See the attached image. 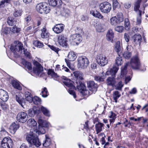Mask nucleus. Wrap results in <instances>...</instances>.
<instances>
[{"mask_svg":"<svg viewBox=\"0 0 148 148\" xmlns=\"http://www.w3.org/2000/svg\"><path fill=\"white\" fill-rule=\"evenodd\" d=\"M118 69L119 68L117 67L114 66L109 71H108L106 72V74L107 75H111V77H109L107 79L106 83L108 85L112 87L114 86L116 83L115 77Z\"/></svg>","mask_w":148,"mask_h":148,"instance_id":"f257e3e1","label":"nucleus"},{"mask_svg":"<svg viewBox=\"0 0 148 148\" xmlns=\"http://www.w3.org/2000/svg\"><path fill=\"white\" fill-rule=\"evenodd\" d=\"M36 132H34L30 131L29 134L27 135L26 137V140L28 142L32 145H35L36 147H38L41 145L39 141L38 138L37 134H35Z\"/></svg>","mask_w":148,"mask_h":148,"instance_id":"f03ea898","label":"nucleus"},{"mask_svg":"<svg viewBox=\"0 0 148 148\" xmlns=\"http://www.w3.org/2000/svg\"><path fill=\"white\" fill-rule=\"evenodd\" d=\"M23 48V44L19 42H16L14 44L11 45L10 49L15 55L16 57H18L22 53Z\"/></svg>","mask_w":148,"mask_h":148,"instance_id":"7ed1b4c3","label":"nucleus"},{"mask_svg":"<svg viewBox=\"0 0 148 148\" xmlns=\"http://www.w3.org/2000/svg\"><path fill=\"white\" fill-rule=\"evenodd\" d=\"M62 78L65 80L63 82L65 86L70 88L68 89L69 93L73 95L74 98H76V96L75 92L73 90H72V89H75V87L72 84V81L70 79L67 78V77L65 76H63Z\"/></svg>","mask_w":148,"mask_h":148,"instance_id":"20e7f679","label":"nucleus"},{"mask_svg":"<svg viewBox=\"0 0 148 148\" xmlns=\"http://www.w3.org/2000/svg\"><path fill=\"white\" fill-rule=\"evenodd\" d=\"M87 86L89 90L86 91V94L89 95L92 93H95L97 90V85L93 81H90L87 82Z\"/></svg>","mask_w":148,"mask_h":148,"instance_id":"39448f33","label":"nucleus"},{"mask_svg":"<svg viewBox=\"0 0 148 148\" xmlns=\"http://www.w3.org/2000/svg\"><path fill=\"white\" fill-rule=\"evenodd\" d=\"M77 61V66L82 69L86 68L89 63L88 59L84 56L79 57L78 58Z\"/></svg>","mask_w":148,"mask_h":148,"instance_id":"423d86ee","label":"nucleus"},{"mask_svg":"<svg viewBox=\"0 0 148 148\" xmlns=\"http://www.w3.org/2000/svg\"><path fill=\"white\" fill-rule=\"evenodd\" d=\"M130 64L132 68L134 69L138 70L140 69V64L137 56H135L131 59Z\"/></svg>","mask_w":148,"mask_h":148,"instance_id":"0eeeda50","label":"nucleus"},{"mask_svg":"<svg viewBox=\"0 0 148 148\" xmlns=\"http://www.w3.org/2000/svg\"><path fill=\"white\" fill-rule=\"evenodd\" d=\"M124 20L121 13H119L116 16L113 17L110 19V23L113 25H115L123 22Z\"/></svg>","mask_w":148,"mask_h":148,"instance_id":"6e6552de","label":"nucleus"},{"mask_svg":"<svg viewBox=\"0 0 148 148\" xmlns=\"http://www.w3.org/2000/svg\"><path fill=\"white\" fill-rule=\"evenodd\" d=\"M99 8L102 12L108 13L110 12L111 6L108 2H105L101 3L99 5Z\"/></svg>","mask_w":148,"mask_h":148,"instance_id":"1a4fd4ad","label":"nucleus"},{"mask_svg":"<svg viewBox=\"0 0 148 148\" xmlns=\"http://www.w3.org/2000/svg\"><path fill=\"white\" fill-rule=\"evenodd\" d=\"M97 62L98 64L101 66H104L108 63V60L106 57L101 54H99L97 57Z\"/></svg>","mask_w":148,"mask_h":148,"instance_id":"9d476101","label":"nucleus"},{"mask_svg":"<svg viewBox=\"0 0 148 148\" xmlns=\"http://www.w3.org/2000/svg\"><path fill=\"white\" fill-rule=\"evenodd\" d=\"M13 144L12 140L10 138L5 137L2 141L1 148H12Z\"/></svg>","mask_w":148,"mask_h":148,"instance_id":"9b49d317","label":"nucleus"},{"mask_svg":"<svg viewBox=\"0 0 148 148\" xmlns=\"http://www.w3.org/2000/svg\"><path fill=\"white\" fill-rule=\"evenodd\" d=\"M28 118V116L26 112H21L18 114L16 119L18 122L23 123L27 121Z\"/></svg>","mask_w":148,"mask_h":148,"instance_id":"f8f14e48","label":"nucleus"},{"mask_svg":"<svg viewBox=\"0 0 148 148\" xmlns=\"http://www.w3.org/2000/svg\"><path fill=\"white\" fill-rule=\"evenodd\" d=\"M75 83L76 84V87L78 90L84 95H87L85 92L87 91L85 85L81 81H76Z\"/></svg>","mask_w":148,"mask_h":148,"instance_id":"ddd939ff","label":"nucleus"},{"mask_svg":"<svg viewBox=\"0 0 148 148\" xmlns=\"http://www.w3.org/2000/svg\"><path fill=\"white\" fill-rule=\"evenodd\" d=\"M34 64L36 66L34 69V73L38 75L42 73L43 71V67L37 61H35L34 62Z\"/></svg>","mask_w":148,"mask_h":148,"instance_id":"4468645a","label":"nucleus"},{"mask_svg":"<svg viewBox=\"0 0 148 148\" xmlns=\"http://www.w3.org/2000/svg\"><path fill=\"white\" fill-rule=\"evenodd\" d=\"M64 25L62 24H56L53 28L52 30L54 32L57 34H60L63 31Z\"/></svg>","mask_w":148,"mask_h":148,"instance_id":"2eb2a0df","label":"nucleus"},{"mask_svg":"<svg viewBox=\"0 0 148 148\" xmlns=\"http://www.w3.org/2000/svg\"><path fill=\"white\" fill-rule=\"evenodd\" d=\"M16 101L23 108H25L27 107L25 100L19 94L16 95Z\"/></svg>","mask_w":148,"mask_h":148,"instance_id":"dca6fc26","label":"nucleus"},{"mask_svg":"<svg viewBox=\"0 0 148 148\" xmlns=\"http://www.w3.org/2000/svg\"><path fill=\"white\" fill-rule=\"evenodd\" d=\"M9 98L8 93L5 90L0 89V99L2 101L6 102Z\"/></svg>","mask_w":148,"mask_h":148,"instance_id":"f3484780","label":"nucleus"},{"mask_svg":"<svg viewBox=\"0 0 148 148\" xmlns=\"http://www.w3.org/2000/svg\"><path fill=\"white\" fill-rule=\"evenodd\" d=\"M70 38L77 45L82 40V37L79 34H73L71 36Z\"/></svg>","mask_w":148,"mask_h":148,"instance_id":"a211bd4d","label":"nucleus"},{"mask_svg":"<svg viewBox=\"0 0 148 148\" xmlns=\"http://www.w3.org/2000/svg\"><path fill=\"white\" fill-rule=\"evenodd\" d=\"M58 41L60 45L63 47L67 46L66 38L63 34L59 35L58 36Z\"/></svg>","mask_w":148,"mask_h":148,"instance_id":"6ab92c4d","label":"nucleus"},{"mask_svg":"<svg viewBox=\"0 0 148 148\" xmlns=\"http://www.w3.org/2000/svg\"><path fill=\"white\" fill-rule=\"evenodd\" d=\"M21 64L23 66L24 69L27 71H31L32 69L31 63L27 61L24 59H22Z\"/></svg>","mask_w":148,"mask_h":148,"instance_id":"aec40b11","label":"nucleus"},{"mask_svg":"<svg viewBox=\"0 0 148 148\" xmlns=\"http://www.w3.org/2000/svg\"><path fill=\"white\" fill-rule=\"evenodd\" d=\"M19 127V125L17 122L13 123L10 126V130L11 132L14 134Z\"/></svg>","mask_w":148,"mask_h":148,"instance_id":"412c9836","label":"nucleus"},{"mask_svg":"<svg viewBox=\"0 0 148 148\" xmlns=\"http://www.w3.org/2000/svg\"><path fill=\"white\" fill-rule=\"evenodd\" d=\"M39 112V109L36 107L29 109L28 111V114L31 117H34L35 115H37Z\"/></svg>","mask_w":148,"mask_h":148,"instance_id":"4be33fe9","label":"nucleus"},{"mask_svg":"<svg viewBox=\"0 0 148 148\" xmlns=\"http://www.w3.org/2000/svg\"><path fill=\"white\" fill-rule=\"evenodd\" d=\"M114 50L118 54H121L123 50V48L121 46L120 42L119 41L116 42L115 45Z\"/></svg>","mask_w":148,"mask_h":148,"instance_id":"5701e85b","label":"nucleus"},{"mask_svg":"<svg viewBox=\"0 0 148 148\" xmlns=\"http://www.w3.org/2000/svg\"><path fill=\"white\" fill-rule=\"evenodd\" d=\"M11 84L14 88L19 90L22 89L21 87L19 82L16 79H12L11 81Z\"/></svg>","mask_w":148,"mask_h":148,"instance_id":"b1692460","label":"nucleus"},{"mask_svg":"<svg viewBox=\"0 0 148 148\" xmlns=\"http://www.w3.org/2000/svg\"><path fill=\"white\" fill-rule=\"evenodd\" d=\"M134 42L137 45H140L142 40L140 35L139 34H135L132 38Z\"/></svg>","mask_w":148,"mask_h":148,"instance_id":"393cba45","label":"nucleus"},{"mask_svg":"<svg viewBox=\"0 0 148 148\" xmlns=\"http://www.w3.org/2000/svg\"><path fill=\"white\" fill-rule=\"evenodd\" d=\"M114 35V34L112 30L110 29H109L106 34V39L108 41H111L112 42L113 40Z\"/></svg>","mask_w":148,"mask_h":148,"instance_id":"a878e982","label":"nucleus"},{"mask_svg":"<svg viewBox=\"0 0 148 148\" xmlns=\"http://www.w3.org/2000/svg\"><path fill=\"white\" fill-rule=\"evenodd\" d=\"M147 0H138L134 4V10L137 13H139V10H139V8L140 7V3L141 1L143 3H145L147 1Z\"/></svg>","mask_w":148,"mask_h":148,"instance_id":"bb28decb","label":"nucleus"},{"mask_svg":"<svg viewBox=\"0 0 148 148\" xmlns=\"http://www.w3.org/2000/svg\"><path fill=\"white\" fill-rule=\"evenodd\" d=\"M73 74L75 78L77 79L76 81H81L80 80L83 79V74L81 72L75 71L74 72Z\"/></svg>","mask_w":148,"mask_h":148,"instance_id":"cd10ccee","label":"nucleus"},{"mask_svg":"<svg viewBox=\"0 0 148 148\" xmlns=\"http://www.w3.org/2000/svg\"><path fill=\"white\" fill-rule=\"evenodd\" d=\"M27 123L29 127H34V129L35 130V128H37V122L35 120L32 119H29L27 121Z\"/></svg>","mask_w":148,"mask_h":148,"instance_id":"c85d7f7f","label":"nucleus"},{"mask_svg":"<svg viewBox=\"0 0 148 148\" xmlns=\"http://www.w3.org/2000/svg\"><path fill=\"white\" fill-rule=\"evenodd\" d=\"M44 7H45V5H44V3H40L38 4L36 7V9L37 11L40 14L43 13L44 11L43 10Z\"/></svg>","mask_w":148,"mask_h":148,"instance_id":"c756f323","label":"nucleus"},{"mask_svg":"<svg viewBox=\"0 0 148 148\" xmlns=\"http://www.w3.org/2000/svg\"><path fill=\"white\" fill-rule=\"evenodd\" d=\"M49 5L52 6H55L57 5L61 4V0H48Z\"/></svg>","mask_w":148,"mask_h":148,"instance_id":"7c9ffc66","label":"nucleus"},{"mask_svg":"<svg viewBox=\"0 0 148 148\" xmlns=\"http://www.w3.org/2000/svg\"><path fill=\"white\" fill-rule=\"evenodd\" d=\"M77 58L76 54L73 52H70L68 55V59L69 61H74Z\"/></svg>","mask_w":148,"mask_h":148,"instance_id":"2f4dec72","label":"nucleus"},{"mask_svg":"<svg viewBox=\"0 0 148 148\" xmlns=\"http://www.w3.org/2000/svg\"><path fill=\"white\" fill-rule=\"evenodd\" d=\"M90 14H92L94 16L99 18L101 19L103 17V16L97 10H91L90 12Z\"/></svg>","mask_w":148,"mask_h":148,"instance_id":"473e14b6","label":"nucleus"},{"mask_svg":"<svg viewBox=\"0 0 148 148\" xmlns=\"http://www.w3.org/2000/svg\"><path fill=\"white\" fill-rule=\"evenodd\" d=\"M44 127L40 126L38 127V129L37 128L35 130H34V132H36V133L38 136L40 134H43L45 133V131L44 129L43 128Z\"/></svg>","mask_w":148,"mask_h":148,"instance_id":"72a5a7b5","label":"nucleus"},{"mask_svg":"<svg viewBox=\"0 0 148 148\" xmlns=\"http://www.w3.org/2000/svg\"><path fill=\"white\" fill-rule=\"evenodd\" d=\"M45 136V140L43 141V145L45 147H47L51 144V140L47 135H46Z\"/></svg>","mask_w":148,"mask_h":148,"instance_id":"f704fd0d","label":"nucleus"},{"mask_svg":"<svg viewBox=\"0 0 148 148\" xmlns=\"http://www.w3.org/2000/svg\"><path fill=\"white\" fill-rule=\"evenodd\" d=\"M38 123L39 125V127L42 126L47 127L49 126V123L46 121H44L41 119L38 120Z\"/></svg>","mask_w":148,"mask_h":148,"instance_id":"c9c22d12","label":"nucleus"},{"mask_svg":"<svg viewBox=\"0 0 148 148\" xmlns=\"http://www.w3.org/2000/svg\"><path fill=\"white\" fill-rule=\"evenodd\" d=\"M129 63V62L127 63L124 66V67L123 68L122 67L121 69V77H123L127 73V66L128 65Z\"/></svg>","mask_w":148,"mask_h":148,"instance_id":"e433bc0d","label":"nucleus"},{"mask_svg":"<svg viewBox=\"0 0 148 148\" xmlns=\"http://www.w3.org/2000/svg\"><path fill=\"white\" fill-rule=\"evenodd\" d=\"M118 55L119 56L116 58L115 60L116 65H114L113 67L114 66H116L119 68L118 66L119 65H121L123 63L122 59V57L120 56L121 54H118Z\"/></svg>","mask_w":148,"mask_h":148,"instance_id":"4c0bfd02","label":"nucleus"},{"mask_svg":"<svg viewBox=\"0 0 148 148\" xmlns=\"http://www.w3.org/2000/svg\"><path fill=\"white\" fill-rule=\"evenodd\" d=\"M7 20V23L9 25L16 26V21L14 18L11 17H9Z\"/></svg>","mask_w":148,"mask_h":148,"instance_id":"58836bf2","label":"nucleus"},{"mask_svg":"<svg viewBox=\"0 0 148 148\" xmlns=\"http://www.w3.org/2000/svg\"><path fill=\"white\" fill-rule=\"evenodd\" d=\"M121 94L120 92L117 90H116L113 92V97L114 100L116 103H117V99L121 96Z\"/></svg>","mask_w":148,"mask_h":148,"instance_id":"ea45409f","label":"nucleus"},{"mask_svg":"<svg viewBox=\"0 0 148 148\" xmlns=\"http://www.w3.org/2000/svg\"><path fill=\"white\" fill-rule=\"evenodd\" d=\"M104 126V124L101 123H99L96 124L95 126L97 133H98L102 131V128Z\"/></svg>","mask_w":148,"mask_h":148,"instance_id":"a19ab883","label":"nucleus"},{"mask_svg":"<svg viewBox=\"0 0 148 148\" xmlns=\"http://www.w3.org/2000/svg\"><path fill=\"white\" fill-rule=\"evenodd\" d=\"M41 36L42 38H46L49 36L48 33L47 32V29L45 28H43L41 29Z\"/></svg>","mask_w":148,"mask_h":148,"instance_id":"79ce46f5","label":"nucleus"},{"mask_svg":"<svg viewBox=\"0 0 148 148\" xmlns=\"http://www.w3.org/2000/svg\"><path fill=\"white\" fill-rule=\"evenodd\" d=\"M41 101V99L37 96L34 97L33 99L32 102L36 105H38L40 103Z\"/></svg>","mask_w":148,"mask_h":148,"instance_id":"37998d69","label":"nucleus"},{"mask_svg":"<svg viewBox=\"0 0 148 148\" xmlns=\"http://www.w3.org/2000/svg\"><path fill=\"white\" fill-rule=\"evenodd\" d=\"M41 110L44 115L46 116H49V111L46 108L43 106L41 107Z\"/></svg>","mask_w":148,"mask_h":148,"instance_id":"c03bdc74","label":"nucleus"},{"mask_svg":"<svg viewBox=\"0 0 148 148\" xmlns=\"http://www.w3.org/2000/svg\"><path fill=\"white\" fill-rule=\"evenodd\" d=\"M33 44L35 47L39 48L42 47L43 45L42 43L38 40L33 41Z\"/></svg>","mask_w":148,"mask_h":148,"instance_id":"a18cd8bd","label":"nucleus"},{"mask_svg":"<svg viewBox=\"0 0 148 148\" xmlns=\"http://www.w3.org/2000/svg\"><path fill=\"white\" fill-rule=\"evenodd\" d=\"M10 30L13 33H17L21 31V29L17 27L16 26H14V27L10 28Z\"/></svg>","mask_w":148,"mask_h":148,"instance_id":"49530a36","label":"nucleus"},{"mask_svg":"<svg viewBox=\"0 0 148 148\" xmlns=\"http://www.w3.org/2000/svg\"><path fill=\"white\" fill-rule=\"evenodd\" d=\"M41 94L42 95V96L44 97H46L48 96L49 93L46 87H44L43 89Z\"/></svg>","mask_w":148,"mask_h":148,"instance_id":"de8ad7c7","label":"nucleus"},{"mask_svg":"<svg viewBox=\"0 0 148 148\" xmlns=\"http://www.w3.org/2000/svg\"><path fill=\"white\" fill-rule=\"evenodd\" d=\"M141 12L142 11L141 10H139V13H138V16H137V25H139L141 23Z\"/></svg>","mask_w":148,"mask_h":148,"instance_id":"09e8293b","label":"nucleus"},{"mask_svg":"<svg viewBox=\"0 0 148 148\" xmlns=\"http://www.w3.org/2000/svg\"><path fill=\"white\" fill-rule=\"evenodd\" d=\"M114 86L115 87V89L121 90L123 86V85L122 84V82L120 81L116 85H115Z\"/></svg>","mask_w":148,"mask_h":148,"instance_id":"8fccbe9b","label":"nucleus"},{"mask_svg":"<svg viewBox=\"0 0 148 148\" xmlns=\"http://www.w3.org/2000/svg\"><path fill=\"white\" fill-rule=\"evenodd\" d=\"M125 29L127 30H128L130 27V23L129 19L126 18L125 19Z\"/></svg>","mask_w":148,"mask_h":148,"instance_id":"3c124183","label":"nucleus"},{"mask_svg":"<svg viewBox=\"0 0 148 148\" xmlns=\"http://www.w3.org/2000/svg\"><path fill=\"white\" fill-rule=\"evenodd\" d=\"M122 55H123L124 58L127 59H129L131 57L132 54L131 53L129 52L125 51L123 53Z\"/></svg>","mask_w":148,"mask_h":148,"instance_id":"603ef678","label":"nucleus"},{"mask_svg":"<svg viewBox=\"0 0 148 148\" xmlns=\"http://www.w3.org/2000/svg\"><path fill=\"white\" fill-rule=\"evenodd\" d=\"M47 73L49 75H51L52 77H57V74L51 70H49Z\"/></svg>","mask_w":148,"mask_h":148,"instance_id":"864d4df0","label":"nucleus"},{"mask_svg":"<svg viewBox=\"0 0 148 148\" xmlns=\"http://www.w3.org/2000/svg\"><path fill=\"white\" fill-rule=\"evenodd\" d=\"M44 5H45V7H44V8L43 10L44 11V12H43V13L47 14L50 12V9L47 3H44Z\"/></svg>","mask_w":148,"mask_h":148,"instance_id":"5fc2aeb1","label":"nucleus"},{"mask_svg":"<svg viewBox=\"0 0 148 148\" xmlns=\"http://www.w3.org/2000/svg\"><path fill=\"white\" fill-rule=\"evenodd\" d=\"M114 29L117 32L121 33L124 29V27L122 26H117L115 27Z\"/></svg>","mask_w":148,"mask_h":148,"instance_id":"6e6d98bb","label":"nucleus"},{"mask_svg":"<svg viewBox=\"0 0 148 148\" xmlns=\"http://www.w3.org/2000/svg\"><path fill=\"white\" fill-rule=\"evenodd\" d=\"M105 78H103L99 76H95L94 77V79L98 82H103Z\"/></svg>","mask_w":148,"mask_h":148,"instance_id":"4d7b16f0","label":"nucleus"},{"mask_svg":"<svg viewBox=\"0 0 148 148\" xmlns=\"http://www.w3.org/2000/svg\"><path fill=\"white\" fill-rule=\"evenodd\" d=\"M10 31L7 28H4L1 31V34L4 36V34L7 35L10 33Z\"/></svg>","mask_w":148,"mask_h":148,"instance_id":"13d9d810","label":"nucleus"},{"mask_svg":"<svg viewBox=\"0 0 148 148\" xmlns=\"http://www.w3.org/2000/svg\"><path fill=\"white\" fill-rule=\"evenodd\" d=\"M21 12L20 10L15 11L13 13V15L15 17H17L21 16Z\"/></svg>","mask_w":148,"mask_h":148,"instance_id":"bf43d9fd","label":"nucleus"},{"mask_svg":"<svg viewBox=\"0 0 148 148\" xmlns=\"http://www.w3.org/2000/svg\"><path fill=\"white\" fill-rule=\"evenodd\" d=\"M23 53L24 54L25 56L27 58H30V55L29 52L27 51V49H25L24 48H23Z\"/></svg>","mask_w":148,"mask_h":148,"instance_id":"052dcab7","label":"nucleus"},{"mask_svg":"<svg viewBox=\"0 0 148 148\" xmlns=\"http://www.w3.org/2000/svg\"><path fill=\"white\" fill-rule=\"evenodd\" d=\"M64 15L66 16H68L70 13V10L67 9H65L63 10V11Z\"/></svg>","mask_w":148,"mask_h":148,"instance_id":"680f3d73","label":"nucleus"},{"mask_svg":"<svg viewBox=\"0 0 148 148\" xmlns=\"http://www.w3.org/2000/svg\"><path fill=\"white\" fill-rule=\"evenodd\" d=\"M112 4L113 8L114 9L118 6L119 3L117 0H113Z\"/></svg>","mask_w":148,"mask_h":148,"instance_id":"e2e57ef3","label":"nucleus"},{"mask_svg":"<svg viewBox=\"0 0 148 148\" xmlns=\"http://www.w3.org/2000/svg\"><path fill=\"white\" fill-rule=\"evenodd\" d=\"M48 46L53 51L57 53H58V48H57L53 46L49 45H48Z\"/></svg>","mask_w":148,"mask_h":148,"instance_id":"0e129e2a","label":"nucleus"},{"mask_svg":"<svg viewBox=\"0 0 148 148\" xmlns=\"http://www.w3.org/2000/svg\"><path fill=\"white\" fill-rule=\"evenodd\" d=\"M96 30L98 32H101L103 31V29L101 25H98L96 27Z\"/></svg>","mask_w":148,"mask_h":148,"instance_id":"69168bd1","label":"nucleus"},{"mask_svg":"<svg viewBox=\"0 0 148 148\" xmlns=\"http://www.w3.org/2000/svg\"><path fill=\"white\" fill-rule=\"evenodd\" d=\"M24 19L25 22H26V23H27L31 20V16L29 15H26Z\"/></svg>","mask_w":148,"mask_h":148,"instance_id":"338daca9","label":"nucleus"},{"mask_svg":"<svg viewBox=\"0 0 148 148\" xmlns=\"http://www.w3.org/2000/svg\"><path fill=\"white\" fill-rule=\"evenodd\" d=\"M127 52H129L131 53L132 51H133V48L132 46L131 45H128L126 48Z\"/></svg>","mask_w":148,"mask_h":148,"instance_id":"774afa93","label":"nucleus"}]
</instances>
